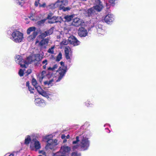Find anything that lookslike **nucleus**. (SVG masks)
Instances as JSON below:
<instances>
[{"instance_id": "obj_25", "label": "nucleus", "mask_w": 156, "mask_h": 156, "mask_svg": "<svg viewBox=\"0 0 156 156\" xmlns=\"http://www.w3.org/2000/svg\"><path fill=\"white\" fill-rule=\"evenodd\" d=\"M32 85L35 87V88L37 90V87H40L37 85V80L34 78H33L32 80Z\"/></svg>"}, {"instance_id": "obj_46", "label": "nucleus", "mask_w": 156, "mask_h": 156, "mask_svg": "<svg viewBox=\"0 0 156 156\" xmlns=\"http://www.w3.org/2000/svg\"><path fill=\"white\" fill-rule=\"evenodd\" d=\"M78 147V145H76L75 146H74L73 147V149L74 150H75Z\"/></svg>"}, {"instance_id": "obj_54", "label": "nucleus", "mask_w": 156, "mask_h": 156, "mask_svg": "<svg viewBox=\"0 0 156 156\" xmlns=\"http://www.w3.org/2000/svg\"><path fill=\"white\" fill-rule=\"evenodd\" d=\"M66 141V140H63V143H65Z\"/></svg>"}, {"instance_id": "obj_33", "label": "nucleus", "mask_w": 156, "mask_h": 156, "mask_svg": "<svg viewBox=\"0 0 156 156\" xmlns=\"http://www.w3.org/2000/svg\"><path fill=\"white\" fill-rule=\"evenodd\" d=\"M46 20L45 19H44L41 20L38 22V23L39 25H41L42 24H43L45 21Z\"/></svg>"}, {"instance_id": "obj_26", "label": "nucleus", "mask_w": 156, "mask_h": 156, "mask_svg": "<svg viewBox=\"0 0 156 156\" xmlns=\"http://www.w3.org/2000/svg\"><path fill=\"white\" fill-rule=\"evenodd\" d=\"M31 140L30 137V136H27L25 138V144H29Z\"/></svg>"}, {"instance_id": "obj_51", "label": "nucleus", "mask_w": 156, "mask_h": 156, "mask_svg": "<svg viewBox=\"0 0 156 156\" xmlns=\"http://www.w3.org/2000/svg\"><path fill=\"white\" fill-rule=\"evenodd\" d=\"M60 63L61 64V65L62 66H64V63L62 62H60Z\"/></svg>"}, {"instance_id": "obj_16", "label": "nucleus", "mask_w": 156, "mask_h": 156, "mask_svg": "<svg viewBox=\"0 0 156 156\" xmlns=\"http://www.w3.org/2000/svg\"><path fill=\"white\" fill-rule=\"evenodd\" d=\"M69 43L73 45L74 46L77 45V39L73 36H71L69 37L68 39Z\"/></svg>"}, {"instance_id": "obj_2", "label": "nucleus", "mask_w": 156, "mask_h": 156, "mask_svg": "<svg viewBox=\"0 0 156 156\" xmlns=\"http://www.w3.org/2000/svg\"><path fill=\"white\" fill-rule=\"evenodd\" d=\"M23 38V34L20 31L16 30L12 32L10 37L11 40L16 43L22 42Z\"/></svg>"}, {"instance_id": "obj_4", "label": "nucleus", "mask_w": 156, "mask_h": 156, "mask_svg": "<svg viewBox=\"0 0 156 156\" xmlns=\"http://www.w3.org/2000/svg\"><path fill=\"white\" fill-rule=\"evenodd\" d=\"M52 137V136L51 135L47 136L45 137V139L47 140L48 144L46 147L47 149H52L58 144L57 140H53L50 138H51Z\"/></svg>"}, {"instance_id": "obj_12", "label": "nucleus", "mask_w": 156, "mask_h": 156, "mask_svg": "<svg viewBox=\"0 0 156 156\" xmlns=\"http://www.w3.org/2000/svg\"><path fill=\"white\" fill-rule=\"evenodd\" d=\"M80 146L83 148V150L87 149L89 146V143L87 139H83L81 142Z\"/></svg>"}, {"instance_id": "obj_44", "label": "nucleus", "mask_w": 156, "mask_h": 156, "mask_svg": "<svg viewBox=\"0 0 156 156\" xmlns=\"http://www.w3.org/2000/svg\"><path fill=\"white\" fill-rule=\"evenodd\" d=\"M39 152L40 153L42 154V155H45L46 154L45 152L44 151L42 150L39 151Z\"/></svg>"}, {"instance_id": "obj_15", "label": "nucleus", "mask_w": 156, "mask_h": 156, "mask_svg": "<svg viewBox=\"0 0 156 156\" xmlns=\"http://www.w3.org/2000/svg\"><path fill=\"white\" fill-rule=\"evenodd\" d=\"M114 20L113 16L111 14H108L105 16L104 18L105 21L108 24L112 22Z\"/></svg>"}, {"instance_id": "obj_27", "label": "nucleus", "mask_w": 156, "mask_h": 156, "mask_svg": "<svg viewBox=\"0 0 156 156\" xmlns=\"http://www.w3.org/2000/svg\"><path fill=\"white\" fill-rule=\"evenodd\" d=\"M54 81L53 79H51L49 81H46L44 82V84L45 85H51V84Z\"/></svg>"}, {"instance_id": "obj_10", "label": "nucleus", "mask_w": 156, "mask_h": 156, "mask_svg": "<svg viewBox=\"0 0 156 156\" xmlns=\"http://www.w3.org/2000/svg\"><path fill=\"white\" fill-rule=\"evenodd\" d=\"M37 90L40 94L47 98H48L49 96H53L51 93L48 91H44L41 88V87H37Z\"/></svg>"}, {"instance_id": "obj_20", "label": "nucleus", "mask_w": 156, "mask_h": 156, "mask_svg": "<svg viewBox=\"0 0 156 156\" xmlns=\"http://www.w3.org/2000/svg\"><path fill=\"white\" fill-rule=\"evenodd\" d=\"M61 1L62 0H58L57 2L54 4H51L50 5V8L51 9H54L55 8L59 7V2Z\"/></svg>"}, {"instance_id": "obj_7", "label": "nucleus", "mask_w": 156, "mask_h": 156, "mask_svg": "<svg viewBox=\"0 0 156 156\" xmlns=\"http://www.w3.org/2000/svg\"><path fill=\"white\" fill-rule=\"evenodd\" d=\"M66 72V70L64 67L62 66L59 68L57 71V77L56 82L60 81L64 76Z\"/></svg>"}, {"instance_id": "obj_50", "label": "nucleus", "mask_w": 156, "mask_h": 156, "mask_svg": "<svg viewBox=\"0 0 156 156\" xmlns=\"http://www.w3.org/2000/svg\"><path fill=\"white\" fill-rule=\"evenodd\" d=\"M66 136L64 135H62L61 138L62 139H63L65 138Z\"/></svg>"}, {"instance_id": "obj_41", "label": "nucleus", "mask_w": 156, "mask_h": 156, "mask_svg": "<svg viewBox=\"0 0 156 156\" xmlns=\"http://www.w3.org/2000/svg\"><path fill=\"white\" fill-rule=\"evenodd\" d=\"M76 141H74L73 142V144H75L77 143V142L78 141V136H76Z\"/></svg>"}, {"instance_id": "obj_55", "label": "nucleus", "mask_w": 156, "mask_h": 156, "mask_svg": "<svg viewBox=\"0 0 156 156\" xmlns=\"http://www.w3.org/2000/svg\"><path fill=\"white\" fill-rule=\"evenodd\" d=\"M39 156H45V155H39Z\"/></svg>"}, {"instance_id": "obj_39", "label": "nucleus", "mask_w": 156, "mask_h": 156, "mask_svg": "<svg viewBox=\"0 0 156 156\" xmlns=\"http://www.w3.org/2000/svg\"><path fill=\"white\" fill-rule=\"evenodd\" d=\"M46 6V4L45 3H43L42 4H40V5H39L40 7H42L43 8L45 7Z\"/></svg>"}, {"instance_id": "obj_17", "label": "nucleus", "mask_w": 156, "mask_h": 156, "mask_svg": "<svg viewBox=\"0 0 156 156\" xmlns=\"http://www.w3.org/2000/svg\"><path fill=\"white\" fill-rule=\"evenodd\" d=\"M70 150V148L69 147L64 146L61 147L60 151L63 154L68 153Z\"/></svg>"}, {"instance_id": "obj_53", "label": "nucleus", "mask_w": 156, "mask_h": 156, "mask_svg": "<svg viewBox=\"0 0 156 156\" xmlns=\"http://www.w3.org/2000/svg\"><path fill=\"white\" fill-rule=\"evenodd\" d=\"M69 135H68L66 136V138L67 139L69 138Z\"/></svg>"}, {"instance_id": "obj_14", "label": "nucleus", "mask_w": 156, "mask_h": 156, "mask_svg": "<svg viewBox=\"0 0 156 156\" xmlns=\"http://www.w3.org/2000/svg\"><path fill=\"white\" fill-rule=\"evenodd\" d=\"M61 19L60 17L53 16L49 20L48 23H56L61 22Z\"/></svg>"}, {"instance_id": "obj_32", "label": "nucleus", "mask_w": 156, "mask_h": 156, "mask_svg": "<svg viewBox=\"0 0 156 156\" xmlns=\"http://www.w3.org/2000/svg\"><path fill=\"white\" fill-rule=\"evenodd\" d=\"M29 82L28 81L26 82V86L28 87L29 90L30 91V93H33L34 92L32 91H31L30 88H31V87L29 86Z\"/></svg>"}, {"instance_id": "obj_18", "label": "nucleus", "mask_w": 156, "mask_h": 156, "mask_svg": "<svg viewBox=\"0 0 156 156\" xmlns=\"http://www.w3.org/2000/svg\"><path fill=\"white\" fill-rule=\"evenodd\" d=\"M98 33L99 34H103L104 32V30L102 26L101 25L98 24L96 27Z\"/></svg>"}, {"instance_id": "obj_21", "label": "nucleus", "mask_w": 156, "mask_h": 156, "mask_svg": "<svg viewBox=\"0 0 156 156\" xmlns=\"http://www.w3.org/2000/svg\"><path fill=\"white\" fill-rule=\"evenodd\" d=\"M35 103L36 105H38L41 103H43L44 102V101L40 98H37L35 99Z\"/></svg>"}, {"instance_id": "obj_43", "label": "nucleus", "mask_w": 156, "mask_h": 156, "mask_svg": "<svg viewBox=\"0 0 156 156\" xmlns=\"http://www.w3.org/2000/svg\"><path fill=\"white\" fill-rule=\"evenodd\" d=\"M58 67V66L56 64H55L54 65L53 67H52V69L53 70H55V69H56Z\"/></svg>"}, {"instance_id": "obj_8", "label": "nucleus", "mask_w": 156, "mask_h": 156, "mask_svg": "<svg viewBox=\"0 0 156 156\" xmlns=\"http://www.w3.org/2000/svg\"><path fill=\"white\" fill-rule=\"evenodd\" d=\"M30 147L31 150L36 151L41 148L40 143L36 139H34L31 142Z\"/></svg>"}, {"instance_id": "obj_22", "label": "nucleus", "mask_w": 156, "mask_h": 156, "mask_svg": "<svg viewBox=\"0 0 156 156\" xmlns=\"http://www.w3.org/2000/svg\"><path fill=\"white\" fill-rule=\"evenodd\" d=\"M59 7L62 6V5L66 6L68 5V1L66 0H62V1L59 2Z\"/></svg>"}, {"instance_id": "obj_1", "label": "nucleus", "mask_w": 156, "mask_h": 156, "mask_svg": "<svg viewBox=\"0 0 156 156\" xmlns=\"http://www.w3.org/2000/svg\"><path fill=\"white\" fill-rule=\"evenodd\" d=\"M96 6L87 10V12L85 10L83 11L84 14L86 16H90L92 15L96 14V12L100 11L103 6L100 0H95Z\"/></svg>"}, {"instance_id": "obj_30", "label": "nucleus", "mask_w": 156, "mask_h": 156, "mask_svg": "<svg viewBox=\"0 0 156 156\" xmlns=\"http://www.w3.org/2000/svg\"><path fill=\"white\" fill-rule=\"evenodd\" d=\"M78 19L76 18L74 19L73 20V21L72 22V24L75 26H77L78 23Z\"/></svg>"}, {"instance_id": "obj_19", "label": "nucleus", "mask_w": 156, "mask_h": 156, "mask_svg": "<svg viewBox=\"0 0 156 156\" xmlns=\"http://www.w3.org/2000/svg\"><path fill=\"white\" fill-rule=\"evenodd\" d=\"M71 50L69 47L68 46H66L65 48V52L66 55V57L67 59H69L70 58V57L69 55V53L70 51Z\"/></svg>"}, {"instance_id": "obj_24", "label": "nucleus", "mask_w": 156, "mask_h": 156, "mask_svg": "<svg viewBox=\"0 0 156 156\" xmlns=\"http://www.w3.org/2000/svg\"><path fill=\"white\" fill-rule=\"evenodd\" d=\"M74 16V15H67L64 16V18L67 22H69L71 20Z\"/></svg>"}, {"instance_id": "obj_3", "label": "nucleus", "mask_w": 156, "mask_h": 156, "mask_svg": "<svg viewBox=\"0 0 156 156\" xmlns=\"http://www.w3.org/2000/svg\"><path fill=\"white\" fill-rule=\"evenodd\" d=\"M79 35L81 37H84L87 35V32L85 27H86L84 22L81 20L79 19Z\"/></svg>"}, {"instance_id": "obj_35", "label": "nucleus", "mask_w": 156, "mask_h": 156, "mask_svg": "<svg viewBox=\"0 0 156 156\" xmlns=\"http://www.w3.org/2000/svg\"><path fill=\"white\" fill-rule=\"evenodd\" d=\"M24 74V71L22 69H20L19 72V74L20 76H23Z\"/></svg>"}, {"instance_id": "obj_28", "label": "nucleus", "mask_w": 156, "mask_h": 156, "mask_svg": "<svg viewBox=\"0 0 156 156\" xmlns=\"http://www.w3.org/2000/svg\"><path fill=\"white\" fill-rule=\"evenodd\" d=\"M55 46H52L50 48L48 49V52L51 54H54V49L55 48Z\"/></svg>"}, {"instance_id": "obj_6", "label": "nucleus", "mask_w": 156, "mask_h": 156, "mask_svg": "<svg viewBox=\"0 0 156 156\" xmlns=\"http://www.w3.org/2000/svg\"><path fill=\"white\" fill-rule=\"evenodd\" d=\"M49 40L48 38L43 39L40 41L37 40L36 44H38L37 45L41 50H45L47 48V47L49 42Z\"/></svg>"}, {"instance_id": "obj_34", "label": "nucleus", "mask_w": 156, "mask_h": 156, "mask_svg": "<svg viewBox=\"0 0 156 156\" xmlns=\"http://www.w3.org/2000/svg\"><path fill=\"white\" fill-rule=\"evenodd\" d=\"M16 2L17 4L19 5H22V4L23 3V0H16Z\"/></svg>"}, {"instance_id": "obj_52", "label": "nucleus", "mask_w": 156, "mask_h": 156, "mask_svg": "<svg viewBox=\"0 0 156 156\" xmlns=\"http://www.w3.org/2000/svg\"><path fill=\"white\" fill-rule=\"evenodd\" d=\"M30 89L31 90V91H32L33 92V90H34V89L33 88H32L31 87V88H30Z\"/></svg>"}, {"instance_id": "obj_47", "label": "nucleus", "mask_w": 156, "mask_h": 156, "mask_svg": "<svg viewBox=\"0 0 156 156\" xmlns=\"http://www.w3.org/2000/svg\"><path fill=\"white\" fill-rule=\"evenodd\" d=\"M72 156H77V153L75 152L72 153Z\"/></svg>"}, {"instance_id": "obj_45", "label": "nucleus", "mask_w": 156, "mask_h": 156, "mask_svg": "<svg viewBox=\"0 0 156 156\" xmlns=\"http://www.w3.org/2000/svg\"><path fill=\"white\" fill-rule=\"evenodd\" d=\"M31 72V69H29L27 70V75L29 74H30Z\"/></svg>"}, {"instance_id": "obj_13", "label": "nucleus", "mask_w": 156, "mask_h": 156, "mask_svg": "<svg viewBox=\"0 0 156 156\" xmlns=\"http://www.w3.org/2000/svg\"><path fill=\"white\" fill-rule=\"evenodd\" d=\"M52 33V30L51 29H50L48 31H45L44 33H42L41 34L39 35L37 38L39 39H43L46 36L50 35Z\"/></svg>"}, {"instance_id": "obj_56", "label": "nucleus", "mask_w": 156, "mask_h": 156, "mask_svg": "<svg viewBox=\"0 0 156 156\" xmlns=\"http://www.w3.org/2000/svg\"><path fill=\"white\" fill-rule=\"evenodd\" d=\"M57 38H60V37H59V36H57Z\"/></svg>"}, {"instance_id": "obj_11", "label": "nucleus", "mask_w": 156, "mask_h": 156, "mask_svg": "<svg viewBox=\"0 0 156 156\" xmlns=\"http://www.w3.org/2000/svg\"><path fill=\"white\" fill-rule=\"evenodd\" d=\"M41 58L40 55L39 54H36L32 55L31 57H28L27 58V61L29 60L30 61V63L34 61H39L40 60Z\"/></svg>"}, {"instance_id": "obj_40", "label": "nucleus", "mask_w": 156, "mask_h": 156, "mask_svg": "<svg viewBox=\"0 0 156 156\" xmlns=\"http://www.w3.org/2000/svg\"><path fill=\"white\" fill-rule=\"evenodd\" d=\"M42 63L43 65H47L48 64V61L46 59L44 60L43 61Z\"/></svg>"}, {"instance_id": "obj_48", "label": "nucleus", "mask_w": 156, "mask_h": 156, "mask_svg": "<svg viewBox=\"0 0 156 156\" xmlns=\"http://www.w3.org/2000/svg\"><path fill=\"white\" fill-rule=\"evenodd\" d=\"M48 69L49 70L53 71V69H52V67H49L48 68Z\"/></svg>"}, {"instance_id": "obj_37", "label": "nucleus", "mask_w": 156, "mask_h": 156, "mask_svg": "<svg viewBox=\"0 0 156 156\" xmlns=\"http://www.w3.org/2000/svg\"><path fill=\"white\" fill-rule=\"evenodd\" d=\"M40 1V0H37L35 1L34 5L36 6H37L38 5H40V4L39 3Z\"/></svg>"}, {"instance_id": "obj_5", "label": "nucleus", "mask_w": 156, "mask_h": 156, "mask_svg": "<svg viewBox=\"0 0 156 156\" xmlns=\"http://www.w3.org/2000/svg\"><path fill=\"white\" fill-rule=\"evenodd\" d=\"M15 61L16 63L20 65L21 67L27 68L30 61L23 60L22 57L19 55H16L15 58Z\"/></svg>"}, {"instance_id": "obj_31", "label": "nucleus", "mask_w": 156, "mask_h": 156, "mask_svg": "<svg viewBox=\"0 0 156 156\" xmlns=\"http://www.w3.org/2000/svg\"><path fill=\"white\" fill-rule=\"evenodd\" d=\"M62 54L61 52H60L56 58V61H59L62 58Z\"/></svg>"}, {"instance_id": "obj_9", "label": "nucleus", "mask_w": 156, "mask_h": 156, "mask_svg": "<svg viewBox=\"0 0 156 156\" xmlns=\"http://www.w3.org/2000/svg\"><path fill=\"white\" fill-rule=\"evenodd\" d=\"M36 28L35 27H31L29 28L27 30V33L28 34H30L32 32H33L32 34L28 37L29 41H31L35 38L37 34V32L35 31Z\"/></svg>"}, {"instance_id": "obj_38", "label": "nucleus", "mask_w": 156, "mask_h": 156, "mask_svg": "<svg viewBox=\"0 0 156 156\" xmlns=\"http://www.w3.org/2000/svg\"><path fill=\"white\" fill-rule=\"evenodd\" d=\"M52 13H49L48 15V16L47 17V18L49 20L52 17Z\"/></svg>"}, {"instance_id": "obj_42", "label": "nucleus", "mask_w": 156, "mask_h": 156, "mask_svg": "<svg viewBox=\"0 0 156 156\" xmlns=\"http://www.w3.org/2000/svg\"><path fill=\"white\" fill-rule=\"evenodd\" d=\"M108 2L111 4L114 5V1L113 0H108Z\"/></svg>"}, {"instance_id": "obj_23", "label": "nucleus", "mask_w": 156, "mask_h": 156, "mask_svg": "<svg viewBox=\"0 0 156 156\" xmlns=\"http://www.w3.org/2000/svg\"><path fill=\"white\" fill-rule=\"evenodd\" d=\"M46 73L45 71H43L42 73L40 74L39 76V79L40 82H41L43 78H44L45 75Z\"/></svg>"}, {"instance_id": "obj_29", "label": "nucleus", "mask_w": 156, "mask_h": 156, "mask_svg": "<svg viewBox=\"0 0 156 156\" xmlns=\"http://www.w3.org/2000/svg\"><path fill=\"white\" fill-rule=\"evenodd\" d=\"M70 9V8L69 7H65L64 6L59 7V9L63 10V11L69 10Z\"/></svg>"}, {"instance_id": "obj_36", "label": "nucleus", "mask_w": 156, "mask_h": 156, "mask_svg": "<svg viewBox=\"0 0 156 156\" xmlns=\"http://www.w3.org/2000/svg\"><path fill=\"white\" fill-rule=\"evenodd\" d=\"M69 41L68 40H64L62 42V43L64 45H66L69 43Z\"/></svg>"}, {"instance_id": "obj_49", "label": "nucleus", "mask_w": 156, "mask_h": 156, "mask_svg": "<svg viewBox=\"0 0 156 156\" xmlns=\"http://www.w3.org/2000/svg\"><path fill=\"white\" fill-rule=\"evenodd\" d=\"M43 65V69H46V65H47L44 64V65Z\"/></svg>"}]
</instances>
